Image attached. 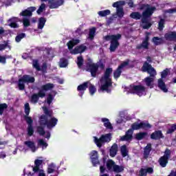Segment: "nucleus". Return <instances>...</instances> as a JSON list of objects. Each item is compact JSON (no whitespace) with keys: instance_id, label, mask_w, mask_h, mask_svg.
Returning <instances> with one entry per match:
<instances>
[{"instance_id":"obj_1","label":"nucleus","mask_w":176,"mask_h":176,"mask_svg":"<svg viewBox=\"0 0 176 176\" xmlns=\"http://www.w3.org/2000/svg\"><path fill=\"white\" fill-rule=\"evenodd\" d=\"M142 72H147L150 75V76L144 78L146 86L150 87V89H153V78L157 75L156 69L152 67V65L148 63V61H145L142 67Z\"/></svg>"},{"instance_id":"obj_2","label":"nucleus","mask_w":176,"mask_h":176,"mask_svg":"<svg viewBox=\"0 0 176 176\" xmlns=\"http://www.w3.org/2000/svg\"><path fill=\"white\" fill-rule=\"evenodd\" d=\"M113 69L112 67L107 68L104 71V75L100 78L101 83L104 82L100 87V90L102 91H107V93H111V89L109 87L112 86V78H111V75H112Z\"/></svg>"},{"instance_id":"obj_3","label":"nucleus","mask_w":176,"mask_h":176,"mask_svg":"<svg viewBox=\"0 0 176 176\" xmlns=\"http://www.w3.org/2000/svg\"><path fill=\"white\" fill-rule=\"evenodd\" d=\"M104 39L107 41H110L109 50L112 53L116 52V49L120 46V43H119L120 39H122V34H111L107 35L104 37Z\"/></svg>"},{"instance_id":"obj_4","label":"nucleus","mask_w":176,"mask_h":176,"mask_svg":"<svg viewBox=\"0 0 176 176\" xmlns=\"http://www.w3.org/2000/svg\"><path fill=\"white\" fill-rule=\"evenodd\" d=\"M25 83H35V77L31 76L28 74L23 75L18 80V88L19 90L23 91L25 90Z\"/></svg>"},{"instance_id":"obj_5","label":"nucleus","mask_w":176,"mask_h":176,"mask_svg":"<svg viewBox=\"0 0 176 176\" xmlns=\"http://www.w3.org/2000/svg\"><path fill=\"white\" fill-rule=\"evenodd\" d=\"M98 68L104 69L105 68V65H104V63H100L99 65H98L97 63H87L86 71L87 72H90L93 78H96L97 76Z\"/></svg>"},{"instance_id":"obj_6","label":"nucleus","mask_w":176,"mask_h":176,"mask_svg":"<svg viewBox=\"0 0 176 176\" xmlns=\"http://www.w3.org/2000/svg\"><path fill=\"white\" fill-rule=\"evenodd\" d=\"M170 157L171 150L166 148L164 155L160 157L158 160V163L160 167H162V168L167 167V164H168V160H170Z\"/></svg>"},{"instance_id":"obj_7","label":"nucleus","mask_w":176,"mask_h":176,"mask_svg":"<svg viewBox=\"0 0 176 176\" xmlns=\"http://www.w3.org/2000/svg\"><path fill=\"white\" fill-rule=\"evenodd\" d=\"M124 4V1H118L114 2L112 5L113 8H116V15L118 19H122L123 16H124V10H123Z\"/></svg>"},{"instance_id":"obj_8","label":"nucleus","mask_w":176,"mask_h":176,"mask_svg":"<svg viewBox=\"0 0 176 176\" xmlns=\"http://www.w3.org/2000/svg\"><path fill=\"white\" fill-rule=\"evenodd\" d=\"M131 89H129L130 93L133 94H137V96H139V97H142V96H144V93L146 91V88L144 87L143 85H131Z\"/></svg>"},{"instance_id":"obj_9","label":"nucleus","mask_w":176,"mask_h":176,"mask_svg":"<svg viewBox=\"0 0 176 176\" xmlns=\"http://www.w3.org/2000/svg\"><path fill=\"white\" fill-rule=\"evenodd\" d=\"M132 131L134 130H140L142 129L143 130H148L149 129H152V125L148 122H141L138 123V122H135L133 123L131 126Z\"/></svg>"},{"instance_id":"obj_10","label":"nucleus","mask_w":176,"mask_h":176,"mask_svg":"<svg viewBox=\"0 0 176 176\" xmlns=\"http://www.w3.org/2000/svg\"><path fill=\"white\" fill-rule=\"evenodd\" d=\"M109 141H111V133L102 135L99 139L97 137H94L95 144L98 148H101L104 142H109Z\"/></svg>"},{"instance_id":"obj_11","label":"nucleus","mask_w":176,"mask_h":176,"mask_svg":"<svg viewBox=\"0 0 176 176\" xmlns=\"http://www.w3.org/2000/svg\"><path fill=\"white\" fill-rule=\"evenodd\" d=\"M130 63V60L127 59L126 61L122 62L118 68L113 72V78L114 79H119L123 72L124 67H127Z\"/></svg>"},{"instance_id":"obj_12","label":"nucleus","mask_w":176,"mask_h":176,"mask_svg":"<svg viewBox=\"0 0 176 176\" xmlns=\"http://www.w3.org/2000/svg\"><path fill=\"white\" fill-rule=\"evenodd\" d=\"M46 97V93H43L42 91H38L37 94H33L30 98V102L32 104H37L39 101V98H44Z\"/></svg>"},{"instance_id":"obj_13","label":"nucleus","mask_w":176,"mask_h":176,"mask_svg":"<svg viewBox=\"0 0 176 176\" xmlns=\"http://www.w3.org/2000/svg\"><path fill=\"white\" fill-rule=\"evenodd\" d=\"M64 0H56V1L54 0H49V8L50 9H58V8L64 5Z\"/></svg>"},{"instance_id":"obj_14","label":"nucleus","mask_w":176,"mask_h":176,"mask_svg":"<svg viewBox=\"0 0 176 176\" xmlns=\"http://www.w3.org/2000/svg\"><path fill=\"white\" fill-rule=\"evenodd\" d=\"M89 83H90V82L87 81L78 86L77 90L79 91L78 96L80 97H83L85 91H86V90H87L89 88Z\"/></svg>"},{"instance_id":"obj_15","label":"nucleus","mask_w":176,"mask_h":176,"mask_svg":"<svg viewBox=\"0 0 176 176\" xmlns=\"http://www.w3.org/2000/svg\"><path fill=\"white\" fill-rule=\"evenodd\" d=\"M150 138L151 140L157 141L159 140H162V138H164V135H163V132H162L161 130H157L151 134Z\"/></svg>"},{"instance_id":"obj_16","label":"nucleus","mask_w":176,"mask_h":176,"mask_svg":"<svg viewBox=\"0 0 176 176\" xmlns=\"http://www.w3.org/2000/svg\"><path fill=\"white\" fill-rule=\"evenodd\" d=\"M164 38L169 42H176V32L170 31L164 34Z\"/></svg>"},{"instance_id":"obj_17","label":"nucleus","mask_w":176,"mask_h":176,"mask_svg":"<svg viewBox=\"0 0 176 176\" xmlns=\"http://www.w3.org/2000/svg\"><path fill=\"white\" fill-rule=\"evenodd\" d=\"M91 160L94 167H96L97 164H100V161L98 160V152L96 151H93L91 153Z\"/></svg>"},{"instance_id":"obj_18","label":"nucleus","mask_w":176,"mask_h":176,"mask_svg":"<svg viewBox=\"0 0 176 176\" xmlns=\"http://www.w3.org/2000/svg\"><path fill=\"white\" fill-rule=\"evenodd\" d=\"M57 123H58V119L55 117H52L49 120H47V129H48V130H52V129L56 127Z\"/></svg>"},{"instance_id":"obj_19","label":"nucleus","mask_w":176,"mask_h":176,"mask_svg":"<svg viewBox=\"0 0 176 176\" xmlns=\"http://www.w3.org/2000/svg\"><path fill=\"white\" fill-rule=\"evenodd\" d=\"M36 9V8L35 7L28 8V9L22 11L20 13V16H23V17H31V16H32V12H35Z\"/></svg>"},{"instance_id":"obj_20","label":"nucleus","mask_w":176,"mask_h":176,"mask_svg":"<svg viewBox=\"0 0 176 176\" xmlns=\"http://www.w3.org/2000/svg\"><path fill=\"white\" fill-rule=\"evenodd\" d=\"M28 124V135L29 137H32L34 135V126H32V123H34V120L28 119L27 121H25Z\"/></svg>"},{"instance_id":"obj_21","label":"nucleus","mask_w":176,"mask_h":176,"mask_svg":"<svg viewBox=\"0 0 176 176\" xmlns=\"http://www.w3.org/2000/svg\"><path fill=\"white\" fill-rule=\"evenodd\" d=\"M87 49V47L83 45H80L75 47V48L71 52L72 54H79L83 53Z\"/></svg>"},{"instance_id":"obj_22","label":"nucleus","mask_w":176,"mask_h":176,"mask_svg":"<svg viewBox=\"0 0 176 176\" xmlns=\"http://www.w3.org/2000/svg\"><path fill=\"white\" fill-rule=\"evenodd\" d=\"M133 129H129L125 133V135L121 137V141H130V140H133Z\"/></svg>"},{"instance_id":"obj_23","label":"nucleus","mask_w":176,"mask_h":176,"mask_svg":"<svg viewBox=\"0 0 176 176\" xmlns=\"http://www.w3.org/2000/svg\"><path fill=\"white\" fill-rule=\"evenodd\" d=\"M31 111V108L30 107L29 103L25 104V115L23 116V119L25 121H28V119H30V120H32V118L30 117V112Z\"/></svg>"},{"instance_id":"obj_24","label":"nucleus","mask_w":176,"mask_h":176,"mask_svg":"<svg viewBox=\"0 0 176 176\" xmlns=\"http://www.w3.org/2000/svg\"><path fill=\"white\" fill-rule=\"evenodd\" d=\"M155 10H156V7H148L142 12V16L151 17Z\"/></svg>"},{"instance_id":"obj_25","label":"nucleus","mask_w":176,"mask_h":176,"mask_svg":"<svg viewBox=\"0 0 176 176\" xmlns=\"http://www.w3.org/2000/svg\"><path fill=\"white\" fill-rule=\"evenodd\" d=\"M54 88V84L48 82L45 85L41 86V89L39 91H42L43 93H45V91H49V90H52Z\"/></svg>"},{"instance_id":"obj_26","label":"nucleus","mask_w":176,"mask_h":176,"mask_svg":"<svg viewBox=\"0 0 176 176\" xmlns=\"http://www.w3.org/2000/svg\"><path fill=\"white\" fill-rule=\"evenodd\" d=\"M158 87L160 89V90L164 91V93H167L168 91L163 78L158 79Z\"/></svg>"},{"instance_id":"obj_27","label":"nucleus","mask_w":176,"mask_h":176,"mask_svg":"<svg viewBox=\"0 0 176 176\" xmlns=\"http://www.w3.org/2000/svg\"><path fill=\"white\" fill-rule=\"evenodd\" d=\"M151 151H152V144H148L146 146L144 147L143 153L144 159H148V157H149Z\"/></svg>"},{"instance_id":"obj_28","label":"nucleus","mask_w":176,"mask_h":176,"mask_svg":"<svg viewBox=\"0 0 176 176\" xmlns=\"http://www.w3.org/2000/svg\"><path fill=\"white\" fill-rule=\"evenodd\" d=\"M80 40L75 38H73L71 41H69L67 43L69 50H72V49H74V46H76V45H78V43H80Z\"/></svg>"},{"instance_id":"obj_29","label":"nucleus","mask_w":176,"mask_h":176,"mask_svg":"<svg viewBox=\"0 0 176 176\" xmlns=\"http://www.w3.org/2000/svg\"><path fill=\"white\" fill-rule=\"evenodd\" d=\"M43 161L42 160H35L34 161V167H33L34 173H39V170H41L40 167L41 164H43Z\"/></svg>"},{"instance_id":"obj_30","label":"nucleus","mask_w":176,"mask_h":176,"mask_svg":"<svg viewBox=\"0 0 176 176\" xmlns=\"http://www.w3.org/2000/svg\"><path fill=\"white\" fill-rule=\"evenodd\" d=\"M24 144L28 146L30 149H31L32 152H35L36 151V147L35 146V142L33 141H25L24 142Z\"/></svg>"},{"instance_id":"obj_31","label":"nucleus","mask_w":176,"mask_h":176,"mask_svg":"<svg viewBox=\"0 0 176 176\" xmlns=\"http://www.w3.org/2000/svg\"><path fill=\"white\" fill-rule=\"evenodd\" d=\"M19 20V18L13 17L8 20L10 22L9 25L11 28H19V24L16 23Z\"/></svg>"},{"instance_id":"obj_32","label":"nucleus","mask_w":176,"mask_h":176,"mask_svg":"<svg viewBox=\"0 0 176 176\" xmlns=\"http://www.w3.org/2000/svg\"><path fill=\"white\" fill-rule=\"evenodd\" d=\"M38 123L40 126H47V117H46L45 114L41 115L40 116Z\"/></svg>"},{"instance_id":"obj_33","label":"nucleus","mask_w":176,"mask_h":176,"mask_svg":"<svg viewBox=\"0 0 176 176\" xmlns=\"http://www.w3.org/2000/svg\"><path fill=\"white\" fill-rule=\"evenodd\" d=\"M152 42L155 46H159L160 45H162V43H164V41L162 38L154 36L152 38Z\"/></svg>"},{"instance_id":"obj_34","label":"nucleus","mask_w":176,"mask_h":176,"mask_svg":"<svg viewBox=\"0 0 176 176\" xmlns=\"http://www.w3.org/2000/svg\"><path fill=\"white\" fill-rule=\"evenodd\" d=\"M136 49H138V50H141V49H145L146 50L149 49V42L143 40L141 44L136 46Z\"/></svg>"},{"instance_id":"obj_35","label":"nucleus","mask_w":176,"mask_h":176,"mask_svg":"<svg viewBox=\"0 0 176 176\" xmlns=\"http://www.w3.org/2000/svg\"><path fill=\"white\" fill-rule=\"evenodd\" d=\"M148 136V132H140L135 134V138L138 141H141Z\"/></svg>"},{"instance_id":"obj_36","label":"nucleus","mask_w":176,"mask_h":176,"mask_svg":"<svg viewBox=\"0 0 176 176\" xmlns=\"http://www.w3.org/2000/svg\"><path fill=\"white\" fill-rule=\"evenodd\" d=\"M43 111L46 118H53V110L49 109L47 107H43Z\"/></svg>"},{"instance_id":"obj_37","label":"nucleus","mask_w":176,"mask_h":176,"mask_svg":"<svg viewBox=\"0 0 176 176\" xmlns=\"http://www.w3.org/2000/svg\"><path fill=\"white\" fill-rule=\"evenodd\" d=\"M102 122L104 123V126L106 129H109V130H112V129H113L112 124L109 122V119L103 118H102Z\"/></svg>"},{"instance_id":"obj_38","label":"nucleus","mask_w":176,"mask_h":176,"mask_svg":"<svg viewBox=\"0 0 176 176\" xmlns=\"http://www.w3.org/2000/svg\"><path fill=\"white\" fill-rule=\"evenodd\" d=\"M116 164H115V162L112 160H109L107 162V168L109 170V171H113V168L115 167Z\"/></svg>"},{"instance_id":"obj_39","label":"nucleus","mask_w":176,"mask_h":176,"mask_svg":"<svg viewBox=\"0 0 176 176\" xmlns=\"http://www.w3.org/2000/svg\"><path fill=\"white\" fill-rule=\"evenodd\" d=\"M116 153H118V144H113L110 149V156L114 157L116 156Z\"/></svg>"},{"instance_id":"obj_40","label":"nucleus","mask_w":176,"mask_h":176,"mask_svg":"<svg viewBox=\"0 0 176 176\" xmlns=\"http://www.w3.org/2000/svg\"><path fill=\"white\" fill-rule=\"evenodd\" d=\"M45 24H46V18L40 17L38 19V29L43 30V27H45Z\"/></svg>"},{"instance_id":"obj_41","label":"nucleus","mask_w":176,"mask_h":176,"mask_svg":"<svg viewBox=\"0 0 176 176\" xmlns=\"http://www.w3.org/2000/svg\"><path fill=\"white\" fill-rule=\"evenodd\" d=\"M60 68H66L68 67V59L65 58H61L59 60Z\"/></svg>"},{"instance_id":"obj_42","label":"nucleus","mask_w":176,"mask_h":176,"mask_svg":"<svg viewBox=\"0 0 176 176\" xmlns=\"http://www.w3.org/2000/svg\"><path fill=\"white\" fill-rule=\"evenodd\" d=\"M12 49V46L9 45V41H4L3 44H0V52H3L6 49Z\"/></svg>"},{"instance_id":"obj_43","label":"nucleus","mask_w":176,"mask_h":176,"mask_svg":"<svg viewBox=\"0 0 176 176\" xmlns=\"http://www.w3.org/2000/svg\"><path fill=\"white\" fill-rule=\"evenodd\" d=\"M130 17L134 19V20H140L142 17V15L139 12H133L131 13Z\"/></svg>"},{"instance_id":"obj_44","label":"nucleus","mask_w":176,"mask_h":176,"mask_svg":"<svg viewBox=\"0 0 176 176\" xmlns=\"http://www.w3.org/2000/svg\"><path fill=\"white\" fill-rule=\"evenodd\" d=\"M98 14L100 17H107V16H109V14H111V10H101L98 12Z\"/></svg>"},{"instance_id":"obj_45","label":"nucleus","mask_w":176,"mask_h":176,"mask_svg":"<svg viewBox=\"0 0 176 176\" xmlns=\"http://www.w3.org/2000/svg\"><path fill=\"white\" fill-rule=\"evenodd\" d=\"M120 151L122 157H126V156L129 155V151H127V146H126V144H124L121 146Z\"/></svg>"},{"instance_id":"obj_46","label":"nucleus","mask_w":176,"mask_h":176,"mask_svg":"<svg viewBox=\"0 0 176 176\" xmlns=\"http://www.w3.org/2000/svg\"><path fill=\"white\" fill-rule=\"evenodd\" d=\"M165 24H166V19H160V21L158 22V30L160 31H163Z\"/></svg>"},{"instance_id":"obj_47","label":"nucleus","mask_w":176,"mask_h":176,"mask_svg":"<svg viewBox=\"0 0 176 176\" xmlns=\"http://www.w3.org/2000/svg\"><path fill=\"white\" fill-rule=\"evenodd\" d=\"M36 130L39 135H45L46 134V132L45 131V126H43L40 125L37 126Z\"/></svg>"},{"instance_id":"obj_48","label":"nucleus","mask_w":176,"mask_h":176,"mask_svg":"<svg viewBox=\"0 0 176 176\" xmlns=\"http://www.w3.org/2000/svg\"><path fill=\"white\" fill-rule=\"evenodd\" d=\"M113 171H114V173H122V171H124V167L116 164L114 166Z\"/></svg>"},{"instance_id":"obj_49","label":"nucleus","mask_w":176,"mask_h":176,"mask_svg":"<svg viewBox=\"0 0 176 176\" xmlns=\"http://www.w3.org/2000/svg\"><path fill=\"white\" fill-rule=\"evenodd\" d=\"M89 91L91 96H94L96 91H97V88H96V86L93 85L92 84H89Z\"/></svg>"},{"instance_id":"obj_50","label":"nucleus","mask_w":176,"mask_h":176,"mask_svg":"<svg viewBox=\"0 0 176 176\" xmlns=\"http://www.w3.org/2000/svg\"><path fill=\"white\" fill-rule=\"evenodd\" d=\"M83 56H78L77 58V65L78 68H82V66L83 65Z\"/></svg>"},{"instance_id":"obj_51","label":"nucleus","mask_w":176,"mask_h":176,"mask_svg":"<svg viewBox=\"0 0 176 176\" xmlns=\"http://www.w3.org/2000/svg\"><path fill=\"white\" fill-rule=\"evenodd\" d=\"M94 35H96V28H92L89 30V39H94Z\"/></svg>"},{"instance_id":"obj_52","label":"nucleus","mask_w":176,"mask_h":176,"mask_svg":"<svg viewBox=\"0 0 176 176\" xmlns=\"http://www.w3.org/2000/svg\"><path fill=\"white\" fill-rule=\"evenodd\" d=\"M5 109H8V104L1 103L0 104V115H3Z\"/></svg>"},{"instance_id":"obj_53","label":"nucleus","mask_w":176,"mask_h":176,"mask_svg":"<svg viewBox=\"0 0 176 176\" xmlns=\"http://www.w3.org/2000/svg\"><path fill=\"white\" fill-rule=\"evenodd\" d=\"M176 131V124H173L171 125L170 128L168 129L166 131V134H173L174 131Z\"/></svg>"},{"instance_id":"obj_54","label":"nucleus","mask_w":176,"mask_h":176,"mask_svg":"<svg viewBox=\"0 0 176 176\" xmlns=\"http://www.w3.org/2000/svg\"><path fill=\"white\" fill-rule=\"evenodd\" d=\"M25 38V33H21L15 37L16 42L19 43L21 41V39Z\"/></svg>"},{"instance_id":"obj_55","label":"nucleus","mask_w":176,"mask_h":176,"mask_svg":"<svg viewBox=\"0 0 176 176\" xmlns=\"http://www.w3.org/2000/svg\"><path fill=\"white\" fill-rule=\"evenodd\" d=\"M38 146H42V148H47V144L43 139H40L38 142Z\"/></svg>"},{"instance_id":"obj_56","label":"nucleus","mask_w":176,"mask_h":176,"mask_svg":"<svg viewBox=\"0 0 176 176\" xmlns=\"http://www.w3.org/2000/svg\"><path fill=\"white\" fill-rule=\"evenodd\" d=\"M23 26L25 28H27V27H30V25H31V22H30V19H28V18H23Z\"/></svg>"},{"instance_id":"obj_57","label":"nucleus","mask_w":176,"mask_h":176,"mask_svg":"<svg viewBox=\"0 0 176 176\" xmlns=\"http://www.w3.org/2000/svg\"><path fill=\"white\" fill-rule=\"evenodd\" d=\"M53 100H54V96L52 94H48V96L47 98V102L48 105H50L52 102H53Z\"/></svg>"},{"instance_id":"obj_58","label":"nucleus","mask_w":176,"mask_h":176,"mask_svg":"<svg viewBox=\"0 0 176 176\" xmlns=\"http://www.w3.org/2000/svg\"><path fill=\"white\" fill-rule=\"evenodd\" d=\"M45 8H46V4L42 3L36 11L37 14H41V13H42V12H43V10H45Z\"/></svg>"},{"instance_id":"obj_59","label":"nucleus","mask_w":176,"mask_h":176,"mask_svg":"<svg viewBox=\"0 0 176 176\" xmlns=\"http://www.w3.org/2000/svg\"><path fill=\"white\" fill-rule=\"evenodd\" d=\"M33 67L34 68H35L36 69V71H41V66H39V63L38 62V60H34L33 62Z\"/></svg>"},{"instance_id":"obj_60","label":"nucleus","mask_w":176,"mask_h":176,"mask_svg":"<svg viewBox=\"0 0 176 176\" xmlns=\"http://www.w3.org/2000/svg\"><path fill=\"white\" fill-rule=\"evenodd\" d=\"M167 75H168V69H165L163 72L161 73V78L162 79H164V78L167 77Z\"/></svg>"},{"instance_id":"obj_61","label":"nucleus","mask_w":176,"mask_h":176,"mask_svg":"<svg viewBox=\"0 0 176 176\" xmlns=\"http://www.w3.org/2000/svg\"><path fill=\"white\" fill-rule=\"evenodd\" d=\"M8 59V56H2L0 55V63L1 64H6V60Z\"/></svg>"},{"instance_id":"obj_62","label":"nucleus","mask_w":176,"mask_h":176,"mask_svg":"<svg viewBox=\"0 0 176 176\" xmlns=\"http://www.w3.org/2000/svg\"><path fill=\"white\" fill-rule=\"evenodd\" d=\"M41 71H42V72H44L45 74H46V72H47V63H43L41 68Z\"/></svg>"},{"instance_id":"obj_63","label":"nucleus","mask_w":176,"mask_h":176,"mask_svg":"<svg viewBox=\"0 0 176 176\" xmlns=\"http://www.w3.org/2000/svg\"><path fill=\"white\" fill-rule=\"evenodd\" d=\"M150 27H152V23H151V22H146L142 25L143 30H149Z\"/></svg>"},{"instance_id":"obj_64","label":"nucleus","mask_w":176,"mask_h":176,"mask_svg":"<svg viewBox=\"0 0 176 176\" xmlns=\"http://www.w3.org/2000/svg\"><path fill=\"white\" fill-rule=\"evenodd\" d=\"M147 173H146V170L145 168H141L139 171V176H146Z\"/></svg>"}]
</instances>
